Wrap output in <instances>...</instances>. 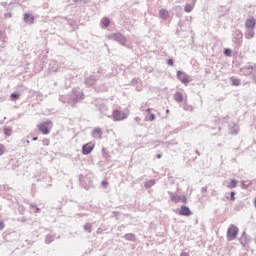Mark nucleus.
<instances>
[{
  "label": "nucleus",
  "instance_id": "1",
  "mask_svg": "<svg viewBox=\"0 0 256 256\" xmlns=\"http://www.w3.org/2000/svg\"><path fill=\"white\" fill-rule=\"evenodd\" d=\"M237 235H239V228L235 225L229 226L227 230V238L228 241H233V239H237Z\"/></svg>",
  "mask_w": 256,
  "mask_h": 256
},
{
  "label": "nucleus",
  "instance_id": "2",
  "mask_svg": "<svg viewBox=\"0 0 256 256\" xmlns=\"http://www.w3.org/2000/svg\"><path fill=\"white\" fill-rule=\"evenodd\" d=\"M38 130L43 133V135H49V127H51V120L42 122L38 124Z\"/></svg>",
  "mask_w": 256,
  "mask_h": 256
},
{
  "label": "nucleus",
  "instance_id": "3",
  "mask_svg": "<svg viewBox=\"0 0 256 256\" xmlns=\"http://www.w3.org/2000/svg\"><path fill=\"white\" fill-rule=\"evenodd\" d=\"M128 116L129 114L119 110H114L112 114L114 121H123V119H127Z\"/></svg>",
  "mask_w": 256,
  "mask_h": 256
},
{
  "label": "nucleus",
  "instance_id": "4",
  "mask_svg": "<svg viewBox=\"0 0 256 256\" xmlns=\"http://www.w3.org/2000/svg\"><path fill=\"white\" fill-rule=\"evenodd\" d=\"M177 77L179 79V81H181V83H184V85H187V83L191 82V79L189 78V75H187V73L179 70L177 72Z\"/></svg>",
  "mask_w": 256,
  "mask_h": 256
},
{
  "label": "nucleus",
  "instance_id": "5",
  "mask_svg": "<svg viewBox=\"0 0 256 256\" xmlns=\"http://www.w3.org/2000/svg\"><path fill=\"white\" fill-rule=\"evenodd\" d=\"M111 39L118 41L119 43H121V45H125V43H127V38H125V36H123V34L121 33L112 34Z\"/></svg>",
  "mask_w": 256,
  "mask_h": 256
},
{
  "label": "nucleus",
  "instance_id": "6",
  "mask_svg": "<svg viewBox=\"0 0 256 256\" xmlns=\"http://www.w3.org/2000/svg\"><path fill=\"white\" fill-rule=\"evenodd\" d=\"M95 149V144L89 142L82 147L83 155H89Z\"/></svg>",
  "mask_w": 256,
  "mask_h": 256
},
{
  "label": "nucleus",
  "instance_id": "7",
  "mask_svg": "<svg viewBox=\"0 0 256 256\" xmlns=\"http://www.w3.org/2000/svg\"><path fill=\"white\" fill-rule=\"evenodd\" d=\"M255 25V18H250L246 20L245 26L247 27V29H255Z\"/></svg>",
  "mask_w": 256,
  "mask_h": 256
},
{
  "label": "nucleus",
  "instance_id": "8",
  "mask_svg": "<svg viewBox=\"0 0 256 256\" xmlns=\"http://www.w3.org/2000/svg\"><path fill=\"white\" fill-rule=\"evenodd\" d=\"M180 215L189 217V215H191V209H189V207H187V206H182L180 208Z\"/></svg>",
  "mask_w": 256,
  "mask_h": 256
},
{
  "label": "nucleus",
  "instance_id": "9",
  "mask_svg": "<svg viewBox=\"0 0 256 256\" xmlns=\"http://www.w3.org/2000/svg\"><path fill=\"white\" fill-rule=\"evenodd\" d=\"M24 21L26 23L33 24V23H35V17H33V15H31L29 13H26V14H24Z\"/></svg>",
  "mask_w": 256,
  "mask_h": 256
},
{
  "label": "nucleus",
  "instance_id": "10",
  "mask_svg": "<svg viewBox=\"0 0 256 256\" xmlns=\"http://www.w3.org/2000/svg\"><path fill=\"white\" fill-rule=\"evenodd\" d=\"M174 101H176V103H183V93L176 92L174 94Z\"/></svg>",
  "mask_w": 256,
  "mask_h": 256
},
{
  "label": "nucleus",
  "instance_id": "11",
  "mask_svg": "<svg viewBox=\"0 0 256 256\" xmlns=\"http://www.w3.org/2000/svg\"><path fill=\"white\" fill-rule=\"evenodd\" d=\"M161 19H167L169 17V11L162 9L159 12Z\"/></svg>",
  "mask_w": 256,
  "mask_h": 256
},
{
  "label": "nucleus",
  "instance_id": "12",
  "mask_svg": "<svg viewBox=\"0 0 256 256\" xmlns=\"http://www.w3.org/2000/svg\"><path fill=\"white\" fill-rule=\"evenodd\" d=\"M195 5L194 4H186L184 7V10L186 13H191L194 9Z\"/></svg>",
  "mask_w": 256,
  "mask_h": 256
},
{
  "label": "nucleus",
  "instance_id": "13",
  "mask_svg": "<svg viewBox=\"0 0 256 256\" xmlns=\"http://www.w3.org/2000/svg\"><path fill=\"white\" fill-rule=\"evenodd\" d=\"M171 201H173L174 203H179V201H181V197L177 194H172Z\"/></svg>",
  "mask_w": 256,
  "mask_h": 256
},
{
  "label": "nucleus",
  "instance_id": "14",
  "mask_svg": "<svg viewBox=\"0 0 256 256\" xmlns=\"http://www.w3.org/2000/svg\"><path fill=\"white\" fill-rule=\"evenodd\" d=\"M101 23H102L103 27H109V25H111V21L109 20V18H103L101 20Z\"/></svg>",
  "mask_w": 256,
  "mask_h": 256
},
{
  "label": "nucleus",
  "instance_id": "15",
  "mask_svg": "<svg viewBox=\"0 0 256 256\" xmlns=\"http://www.w3.org/2000/svg\"><path fill=\"white\" fill-rule=\"evenodd\" d=\"M231 82L232 85L239 87V85H241V80L237 79V78H231Z\"/></svg>",
  "mask_w": 256,
  "mask_h": 256
},
{
  "label": "nucleus",
  "instance_id": "16",
  "mask_svg": "<svg viewBox=\"0 0 256 256\" xmlns=\"http://www.w3.org/2000/svg\"><path fill=\"white\" fill-rule=\"evenodd\" d=\"M229 189H235L237 187V180L232 179L228 185Z\"/></svg>",
  "mask_w": 256,
  "mask_h": 256
},
{
  "label": "nucleus",
  "instance_id": "17",
  "mask_svg": "<svg viewBox=\"0 0 256 256\" xmlns=\"http://www.w3.org/2000/svg\"><path fill=\"white\" fill-rule=\"evenodd\" d=\"M125 239L127 241H133L135 239V235H133L132 233L126 234Z\"/></svg>",
  "mask_w": 256,
  "mask_h": 256
},
{
  "label": "nucleus",
  "instance_id": "18",
  "mask_svg": "<svg viewBox=\"0 0 256 256\" xmlns=\"http://www.w3.org/2000/svg\"><path fill=\"white\" fill-rule=\"evenodd\" d=\"M4 133L7 137H9L13 133V130L11 128H5Z\"/></svg>",
  "mask_w": 256,
  "mask_h": 256
},
{
  "label": "nucleus",
  "instance_id": "19",
  "mask_svg": "<svg viewBox=\"0 0 256 256\" xmlns=\"http://www.w3.org/2000/svg\"><path fill=\"white\" fill-rule=\"evenodd\" d=\"M102 131H101V128H95L94 130H93V135H99V136H101L102 135Z\"/></svg>",
  "mask_w": 256,
  "mask_h": 256
},
{
  "label": "nucleus",
  "instance_id": "20",
  "mask_svg": "<svg viewBox=\"0 0 256 256\" xmlns=\"http://www.w3.org/2000/svg\"><path fill=\"white\" fill-rule=\"evenodd\" d=\"M231 53H232V51H231V49H229V48H226V49L224 50V55H226V57H231Z\"/></svg>",
  "mask_w": 256,
  "mask_h": 256
},
{
  "label": "nucleus",
  "instance_id": "21",
  "mask_svg": "<svg viewBox=\"0 0 256 256\" xmlns=\"http://www.w3.org/2000/svg\"><path fill=\"white\" fill-rule=\"evenodd\" d=\"M152 185H155V181H153V180H150L145 183V187H147V188L152 187Z\"/></svg>",
  "mask_w": 256,
  "mask_h": 256
},
{
  "label": "nucleus",
  "instance_id": "22",
  "mask_svg": "<svg viewBox=\"0 0 256 256\" xmlns=\"http://www.w3.org/2000/svg\"><path fill=\"white\" fill-rule=\"evenodd\" d=\"M3 153H5V145L0 144V156L3 155Z\"/></svg>",
  "mask_w": 256,
  "mask_h": 256
},
{
  "label": "nucleus",
  "instance_id": "23",
  "mask_svg": "<svg viewBox=\"0 0 256 256\" xmlns=\"http://www.w3.org/2000/svg\"><path fill=\"white\" fill-rule=\"evenodd\" d=\"M249 185H251V182L250 181H247V182H242V187H249Z\"/></svg>",
  "mask_w": 256,
  "mask_h": 256
},
{
  "label": "nucleus",
  "instance_id": "24",
  "mask_svg": "<svg viewBox=\"0 0 256 256\" xmlns=\"http://www.w3.org/2000/svg\"><path fill=\"white\" fill-rule=\"evenodd\" d=\"M148 121H155V114H150Z\"/></svg>",
  "mask_w": 256,
  "mask_h": 256
},
{
  "label": "nucleus",
  "instance_id": "25",
  "mask_svg": "<svg viewBox=\"0 0 256 256\" xmlns=\"http://www.w3.org/2000/svg\"><path fill=\"white\" fill-rule=\"evenodd\" d=\"M101 185L107 187V185H109V182H107V180H104L102 181Z\"/></svg>",
  "mask_w": 256,
  "mask_h": 256
},
{
  "label": "nucleus",
  "instance_id": "26",
  "mask_svg": "<svg viewBox=\"0 0 256 256\" xmlns=\"http://www.w3.org/2000/svg\"><path fill=\"white\" fill-rule=\"evenodd\" d=\"M5 229V224L3 222H0V231H3Z\"/></svg>",
  "mask_w": 256,
  "mask_h": 256
},
{
  "label": "nucleus",
  "instance_id": "27",
  "mask_svg": "<svg viewBox=\"0 0 256 256\" xmlns=\"http://www.w3.org/2000/svg\"><path fill=\"white\" fill-rule=\"evenodd\" d=\"M167 64L173 67V59H168Z\"/></svg>",
  "mask_w": 256,
  "mask_h": 256
},
{
  "label": "nucleus",
  "instance_id": "28",
  "mask_svg": "<svg viewBox=\"0 0 256 256\" xmlns=\"http://www.w3.org/2000/svg\"><path fill=\"white\" fill-rule=\"evenodd\" d=\"M180 201H182V203H187V197H185V196L181 197Z\"/></svg>",
  "mask_w": 256,
  "mask_h": 256
},
{
  "label": "nucleus",
  "instance_id": "29",
  "mask_svg": "<svg viewBox=\"0 0 256 256\" xmlns=\"http://www.w3.org/2000/svg\"><path fill=\"white\" fill-rule=\"evenodd\" d=\"M231 200L235 201V192H231Z\"/></svg>",
  "mask_w": 256,
  "mask_h": 256
},
{
  "label": "nucleus",
  "instance_id": "30",
  "mask_svg": "<svg viewBox=\"0 0 256 256\" xmlns=\"http://www.w3.org/2000/svg\"><path fill=\"white\" fill-rule=\"evenodd\" d=\"M11 97H12L13 99H17V97H19V95H18V94H11Z\"/></svg>",
  "mask_w": 256,
  "mask_h": 256
},
{
  "label": "nucleus",
  "instance_id": "31",
  "mask_svg": "<svg viewBox=\"0 0 256 256\" xmlns=\"http://www.w3.org/2000/svg\"><path fill=\"white\" fill-rule=\"evenodd\" d=\"M181 256H189V254L184 252L181 254Z\"/></svg>",
  "mask_w": 256,
  "mask_h": 256
},
{
  "label": "nucleus",
  "instance_id": "32",
  "mask_svg": "<svg viewBox=\"0 0 256 256\" xmlns=\"http://www.w3.org/2000/svg\"><path fill=\"white\" fill-rule=\"evenodd\" d=\"M157 159H161V154H158V155H157Z\"/></svg>",
  "mask_w": 256,
  "mask_h": 256
},
{
  "label": "nucleus",
  "instance_id": "33",
  "mask_svg": "<svg viewBox=\"0 0 256 256\" xmlns=\"http://www.w3.org/2000/svg\"><path fill=\"white\" fill-rule=\"evenodd\" d=\"M37 139H38V138H37V137H35V138H33V141H37Z\"/></svg>",
  "mask_w": 256,
  "mask_h": 256
},
{
  "label": "nucleus",
  "instance_id": "34",
  "mask_svg": "<svg viewBox=\"0 0 256 256\" xmlns=\"http://www.w3.org/2000/svg\"><path fill=\"white\" fill-rule=\"evenodd\" d=\"M146 111L149 112V111H151V109L148 108Z\"/></svg>",
  "mask_w": 256,
  "mask_h": 256
},
{
  "label": "nucleus",
  "instance_id": "35",
  "mask_svg": "<svg viewBox=\"0 0 256 256\" xmlns=\"http://www.w3.org/2000/svg\"><path fill=\"white\" fill-rule=\"evenodd\" d=\"M74 1H81V0H74Z\"/></svg>",
  "mask_w": 256,
  "mask_h": 256
}]
</instances>
